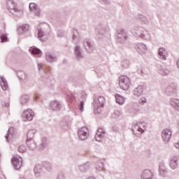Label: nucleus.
I'll list each match as a JSON object with an SVG mask.
<instances>
[{
    "instance_id": "f257e3e1",
    "label": "nucleus",
    "mask_w": 179,
    "mask_h": 179,
    "mask_svg": "<svg viewBox=\"0 0 179 179\" xmlns=\"http://www.w3.org/2000/svg\"><path fill=\"white\" fill-rule=\"evenodd\" d=\"M50 29V26L47 23L41 24L38 29V38L41 41H46L48 37L45 31Z\"/></svg>"
},
{
    "instance_id": "f03ea898",
    "label": "nucleus",
    "mask_w": 179,
    "mask_h": 179,
    "mask_svg": "<svg viewBox=\"0 0 179 179\" xmlns=\"http://www.w3.org/2000/svg\"><path fill=\"white\" fill-rule=\"evenodd\" d=\"M116 38L117 43H122L125 42V40H128L129 37L128 36V33L124 29H119L117 30Z\"/></svg>"
},
{
    "instance_id": "7ed1b4c3",
    "label": "nucleus",
    "mask_w": 179,
    "mask_h": 179,
    "mask_svg": "<svg viewBox=\"0 0 179 179\" xmlns=\"http://www.w3.org/2000/svg\"><path fill=\"white\" fill-rule=\"evenodd\" d=\"M119 85L122 90H128L129 86H131V80H129V78L125 76H121L119 78Z\"/></svg>"
},
{
    "instance_id": "20e7f679",
    "label": "nucleus",
    "mask_w": 179,
    "mask_h": 179,
    "mask_svg": "<svg viewBox=\"0 0 179 179\" xmlns=\"http://www.w3.org/2000/svg\"><path fill=\"white\" fill-rule=\"evenodd\" d=\"M78 136L80 141H86L89 138V129H87V127H83L78 129Z\"/></svg>"
},
{
    "instance_id": "39448f33",
    "label": "nucleus",
    "mask_w": 179,
    "mask_h": 179,
    "mask_svg": "<svg viewBox=\"0 0 179 179\" xmlns=\"http://www.w3.org/2000/svg\"><path fill=\"white\" fill-rule=\"evenodd\" d=\"M171 135H173V131L170 129H165L162 131V138L164 143H169L170 139H171Z\"/></svg>"
},
{
    "instance_id": "423d86ee",
    "label": "nucleus",
    "mask_w": 179,
    "mask_h": 179,
    "mask_svg": "<svg viewBox=\"0 0 179 179\" xmlns=\"http://www.w3.org/2000/svg\"><path fill=\"white\" fill-rule=\"evenodd\" d=\"M34 118V111L31 109H27L24 110L22 114V120L23 121H33Z\"/></svg>"
},
{
    "instance_id": "0eeeda50",
    "label": "nucleus",
    "mask_w": 179,
    "mask_h": 179,
    "mask_svg": "<svg viewBox=\"0 0 179 179\" xmlns=\"http://www.w3.org/2000/svg\"><path fill=\"white\" fill-rule=\"evenodd\" d=\"M12 163L15 170H19L23 164V159L19 155H15L12 158Z\"/></svg>"
},
{
    "instance_id": "6e6552de",
    "label": "nucleus",
    "mask_w": 179,
    "mask_h": 179,
    "mask_svg": "<svg viewBox=\"0 0 179 179\" xmlns=\"http://www.w3.org/2000/svg\"><path fill=\"white\" fill-rule=\"evenodd\" d=\"M29 10L32 13V15H34V16H40L41 15V10H40V7L37 6L35 3H29Z\"/></svg>"
},
{
    "instance_id": "1a4fd4ad",
    "label": "nucleus",
    "mask_w": 179,
    "mask_h": 179,
    "mask_svg": "<svg viewBox=\"0 0 179 179\" xmlns=\"http://www.w3.org/2000/svg\"><path fill=\"white\" fill-rule=\"evenodd\" d=\"M159 174L160 177H162L163 178L167 177V174H169L167 167L166 166V164H164V162H160L159 164Z\"/></svg>"
},
{
    "instance_id": "9d476101",
    "label": "nucleus",
    "mask_w": 179,
    "mask_h": 179,
    "mask_svg": "<svg viewBox=\"0 0 179 179\" xmlns=\"http://www.w3.org/2000/svg\"><path fill=\"white\" fill-rule=\"evenodd\" d=\"M74 57H76V59H77V61H82V59L85 58V56L82 52V48H80V46H76L74 48Z\"/></svg>"
},
{
    "instance_id": "9b49d317",
    "label": "nucleus",
    "mask_w": 179,
    "mask_h": 179,
    "mask_svg": "<svg viewBox=\"0 0 179 179\" xmlns=\"http://www.w3.org/2000/svg\"><path fill=\"white\" fill-rule=\"evenodd\" d=\"M178 155H175L171 157L169 167H171L172 170H176L177 167H178Z\"/></svg>"
},
{
    "instance_id": "f8f14e48",
    "label": "nucleus",
    "mask_w": 179,
    "mask_h": 179,
    "mask_svg": "<svg viewBox=\"0 0 179 179\" xmlns=\"http://www.w3.org/2000/svg\"><path fill=\"white\" fill-rule=\"evenodd\" d=\"M153 172L150 169H145L142 171L141 175V179H153L154 177Z\"/></svg>"
},
{
    "instance_id": "ddd939ff",
    "label": "nucleus",
    "mask_w": 179,
    "mask_h": 179,
    "mask_svg": "<svg viewBox=\"0 0 179 179\" xmlns=\"http://www.w3.org/2000/svg\"><path fill=\"white\" fill-rule=\"evenodd\" d=\"M50 108L52 111H59L62 108V105L58 101H53L50 103Z\"/></svg>"
},
{
    "instance_id": "4468645a",
    "label": "nucleus",
    "mask_w": 179,
    "mask_h": 179,
    "mask_svg": "<svg viewBox=\"0 0 179 179\" xmlns=\"http://www.w3.org/2000/svg\"><path fill=\"white\" fill-rule=\"evenodd\" d=\"M6 6H7L8 10L10 13H13L15 12V9L17 6V4H16V2H15V1L13 0H7Z\"/></svg>"
},
{
    "instance_id": "2eb2a0df",
    "label": "nucleus",
    "mask_w": 179,
    "mask_h": 179,
    "mask_svg": "<svg viewBox=\"0 0 179 179\" xmlns=\"http://www.w3.org/2000/svg\"><path fill=\"white\" fill-rule=\"evenodd\" d=\"M72 33V41L75 44H78L79 41H80V36L79 35V31H78V29H73Z\"/></svg>"
},
{
    "instance_id": "dca6fc26",
    "label": "nucleus",
    "mask_w": 179,
    "mask_h": 179,
    "mask_svg": "<svg viewBox=\"0 0 179 179\" xmlns=\"http://www.w3.org/2000/svg\"><path fill=\"white\" fill-rule=\"evenodd\" d=\"M30 30V26L27 24H24L18 27L17 32L20 36L27 33Z\"/></svg>"
},
{
    "instance_id": "f3484780",
    "label": "nucleus",
    "mask_w": 179,
    "mask_h": 179,
    "mask_svg": "<svg viewBox=\"0 0 179 179\" xmlns=\"http://www.w3.org/2000/svg\"><path fill=\"white\" fill-rule=\"evenodd\" d=\"M45 61H47V62H50V64L55 62L57 59L56 55L50 52H48L45 54Z\"/></svg>"
},
{
    "instance_id": "a211bd4d",
    "label": "nucleus",
    "mask_w": 179,
    "mask_h": 179,
    "mask_svg": "<svg viewBox=\"0 0 179 179\" xmlns=\"http://www.w3.org/2000/svg\"><path fill=\"white\" fill-rule=\"evenodd\" d=\"M143 86L138 85L137 87L134 88L133 94L135 97H141V96H143Z\"/></svg>"
},
{
    "instance_id": "6ab92c4d",
    "label": "nucleus",
    "mask_w": 179,
    "mask_h": 179,
    "mask_svg": "<svg viewBox=\"0 0 179 179\" xmlns=\"http://www.w3.org/2000/svg\"><path fill=\"white\" fill-rule=\"evenodd\" d=\"M104 136H106V131H104V129L102 128L98 129L95 135L96 141L100 142L103 139V138H104Z\"/></svg>"
},
{
    "instance_id": "aec40b11",
    "label": "nucleus",
    "mask_w": 179,
    "mask_h": 179,
    "mask_svg": "<svg viewBox=\"0 0 179 179\" xmlns=\"http://www.w3.org/2000/svg\"><path fill=\"white\" fill-rule=\"evenodd\" d=\"M0 86L3 91L9 90V85L4 77H1L0 78Z\"/></svg>"
},
{
    "instance_id": "412c9836",
    "label": "nucleus",
    "mask_w": 179,
    "mask_h": 179,
    "mask_svg": "<svg viewBox=\"0 0 179 179\" xmlns=\"http://www.w3.org/2000/svg\"><path fill=\"white\" fill-rule=\"evenodd\" d=\"M34 172L36 177H40L44 171L43 170V166L41 164H37L34 166Z\"/></svg>"
},
{
    "instance_id": "4be33fe9",
    "label": "nucleus",
    "mask_w": 179,
    "mask_h": 179,
    "mask_svg": "<svg viewBox=\"0 0 179 179\" xmlns=\"http://www.w3.org/2000/svg\"><path fill=\"white\" fill-rule=\"evenodd\" d=\"M170 104L173 108H175L176 111H179V99H171Z\"/></svg>"
},
{
    "instance_id": "5701e85b",
    "label": "nucleus",
    "mask_w": 179,
    "mask_h": 179,
    "mask_svg": "<svg viewBox=\"0 0 179 179\" xmlns=\"http://www.w3.org/2000/svg\"><path fill=\"white\" fill-rule=\"evenodd\" d=\"M158 54L160 59H163V61H166V57H167V50L164 49V48H159Z\"/></svg>"
},
{
    "instance_id": "b1692460",
    "label": "nucleus",
    "mask_w": 179,
    "mask_h": 179,
    "mask_svg": "<svg viewBox=\"0 0 179 179\" xmlns=\"http://www.w3.org/2000/svg\"><path fill=\"white\" fill-rule=\"evenodd\" d=\"M95 169L98 171H103L104 169V162L103 160H99L95 163Z\"/></svg>"
},
{
    "instance_id": "393cba45",
    "label": "nucleus",
    "mask_w": 179,
    "mask_h": 179,
    "mask_svg": "<svg viewBox=\"0 0 179 179\" xmlns=\"http://www.w3.org/2000/svg\"><path fill=\"white\" fill-rule=\"evenodd\" d=\"M89 169H90V164L89 162L78 166V170L80 173H86Z\"/></svg>"
},
{
    "instance_id": "a878e982",
    "label": "nucleus",
    "mask_w": 179,
    "mask_h": 179,
    "mask_svg": "<svg viewBox=\"0 0 179 179\" xmlns=\"http://www.w3.org/2000/svg\"><path fill=\"white\" fill-rule=\"evenodd\" d=\"M13 134H15V129L13 127H10L7 131V134L5 136L7 142H9V139L13 136Z\"/></svg>"
},
{
    "instance_id": "bb28decb",
    "label": "nucleus",
    "mask_w": 179,
    "mask_h": 179,
    "mask_svg": "<svg viewBox=\"0 0 179 179\" xmlns=\"http://www.w3.org/2000/svg\"><path fill=\"white\" fill-rule=\"evenodd\" d=\"M96 33H98L99 36H106V29H104V26L99 24L96 28Z\"/></svg>"
},
{
    "instance_id": "cd10ccee",
    "label": "nucleus",
    "mask_w": 179,
    "mask_h": 179,
    "mask_svg": "<svg viewBox=\"0 0 179 179\" xmlns=\"http://www.w3.org/2000/svg\"><path fill=\"white\" fill-rule=\"evenodd\" d=\"M135 48L139 54H145L148 50V48H146V45H136Z\"/></svg>"
},
{
    "instance_id": "c85d7f7f",
    "label": "nucleus",
    "mask_w": 179,
    "mask_h": 179,
    "mask_svg": "<svg viewBox=\"0 0 179 179\" xmlns=\"http://www.w3.org/2000/svg\"><path fill=\"white\" fill-rule=\"evenodd\" d=\"M115 99H116V103H117L120 106H122V104L125 103V99H124V96L120 95L119 94H117L115 95Z\"/></svg>"
},
{
    "instance_id": "c756f323",
    "label": "nucleus",
    "mask_w": 179,
    "mask_h": 179,
    "mask_svg": "<svg viewBox=\"0 0 179 179\" xmlns=\"http://www.w3.org/2000/svg\"><path fill=\"white\" fill-rule=\"evenodd\" d=\"M132 131L135 135H136V134H138L137 132H140L139 135H141V134H143L145 132V130H143V129L141 128V126H139L138 124L134 126Z\"/></svg>"
},
{
    "instance_id": "7c9ffc66",
    "label": "nucleus",
    "mask_w": 179,
    "mask_h": 179,
    "mask_svg": "<svg viewBox=\"0 0 179 179\" xmlns=\"http://www.w3.org/2000/svg\"><path fill=\"white\" fill-rule=\"evenodd\" d=\"M17 75L19 79L22 82H26V80H27V76H26V73H24L23 71H18Z\"/></svg>"
},
{
    "instance_id": "2f4dec72",
    "label": "nucleus",
    "mask_w": 179,
    "mask_h": 179,
    "mask_svg": "<svg viewBox=\"0 0 179 179\" xmlns=\"http://www.w3.org/2000/svg\"><path fill=\"white\" fill-rule=\"evenodd\" d=\"M27 145L31 150H34V149H36V143L33 140H27Z\"/></svg>"
},
{
    "instance_id": "473e14b6",
    "label": "nucleus",
    "mask_w": 179,
    "mask_h": 179,
    "mask_svg": "<svg viewBox=\"0 0 179 179\" xmlns=\"http://www.w3.org/2000/svg\"><path fill=\"white\" fill-rule=\"evenodd\" d=\"M104 103H106V99L103 96H99L97 100L94 101V104L104 106Z\"/></svg>"
},
{
    "instance_id": "72a5a7b5",
    "label": "nucleus",
    "mask_w": 179,
    "mask_h": 179,
    "mask_svg": "<svg viewBox=\"0 0 179 179\" xmlns=\"http://www.w3.org/2000/svg\"><path fill=\"white\" fill-rule=\"evenodd\" d=\"M30 52L32 55H40V54H43V52L38 48H33L32 49H29Z\"/></svg>"
},
{
    "instance_id": "f704fd0d",
    "label": "nucleus",
    "mask_w": 179,
    "mask_h": 179,
    "mask_svg": "<svg viewBox=\"0 0 179 179\" xmlns=\"http://www.w3.org/2000/svg\"><path fill=\"white\" fill-rule=\"evenodd\" d=\"M39 146H40L39 150H43V149H44V148L47 146V138L43 137L41 138Z\"/></svg>"
},
{
    "instance_id": "c9c22d12",
    "label": "nucleus",
    "mask_w": 179,
    "mask_h": 179,
    "mask_svg": "<svg viewBox=\"0 0 179 179\" xmlns=\"http://www.w3.org/2000/svg\"><path fill=\"white\" fill-rule=\"evenodd\" d=\"M103 106H100L98 103H94V110L95 113L100 114L103 111Z\"/></svg>"
},
{
    "instance_id": "e433bc0d",
    "label": "nucleus",
    "mask_w": 179,
    "mask_h": 179,
    "mask_svg": "<svg viewBox=\"0 0 179 179\" xmlns=\"http://www.w3.org/2000/svg\"><path fill=\"white\" fill-rule=\"evenodd\" d=\"M43 167L47 170V171H51L52 170V165L48 162L43 163Z\"/></svg>"
},
{
    "instance_id": "4c0bfd02",
    "label": "nucleus",
    "mask_w": 179,
    "mask_h": 179,
    "mask_svg": "<svg viewBox=\"0 0 179 179\" xmlns=\"http://www.w3.org/2000/svg\"><path fill=\"white\" fill-rule=\"evenodd\" d=\"M34 134H36V130H34V129L29 130L27 135V139L28 140L30 139V141H31L33 139V138L34 137Z\"/></svg>"
},
{
    "instance_id": "58836bf2",
    "label": "nucleus",
    "mask_w": 179,
    "mask_h": 179,
    "mask_svg": "<svg viewBox=\"0 0 179 179\" xmlns=\"http://www.w3.org/2000/svg\"><path fill=\"white\" fill-rule=\"evenodd\" d=\"M13 15H15V16H22L23 15V10L20 9H17V8H15L14 9V12L11 13Z\"/></svg>"
},
{
    "instance_id": "ea45409f",
    "label": "nucleus",
    "mask_w": 179,
    "mask_h": 179,
    "mask_svg": "<svg viewBox=\"0 0 179 179\" xmlns=\"http://www.w3.org/2000/svg\"><path fill=\"white\" fill-rule=\"evenodd\" d=\"M29 101V95H23L20 98V103L21 104H26Z\"/></svg>"
},
{
    "instance_id": "a19ab883",
    "label": "nucleus",
    "mask_w": 179,
    "mask_h": 179,
    "mask_svg": "<svg viewBox=\"0 0 179 179\" xmlns=\"http://www.w3.org/2000/svg\"><path fill=\"white\" fill-rule=\"evenodd\" d=\"M159 73H161V75L163 76H167V75L170 73V71L167 69H161L159 70Z\"/></svg>"
},
{
    "instance_id": "79ce46f5",
    "label": "nucleus",
    "mask_w": 179,
    "mask_h": 179,
    "mask_svg": "<svg viewBox=\"0 0 179 179\" xmlns=\"http://www.w3.org/2000/svg\"><path fill=\"white\" fill-rule=\"evenodd\" d=\"M1 43H6L9 41V39H8V36L5 34H2L0 37Z\"/></svg>"
},
{
    "instance_id": "37998d69",
    "label": "nucleus",
    "mask_w": 179,
    "mask_h": 179,
    "mask_svg": "<svg viewBox=\"0 0 179 179\" xmlns=\"http://www.w3.org/2000/svg\"><path fill=\"white\" fill-rule=\"evenodd\" d=\"M17 150L20 153H24L26 152V147L24 145H21L19 146Z\"/></svg>"
},
{
    "instance_id": "c03bdc74",
    "label": "nucleus",
    "mask_w": 179,
    "mask_h": 179,
    "mask_svg": "<svg viewBox=\"0 0 179 179\" xmlns=\"http://www.w3.org/2000/svg\"><path fill=\"white\" fill-rule=\"evenodd\" d=\"M83 45H91L92 41H90V39H84L83 41Z\"/></svg>"
},
{
    "instance_id": "a18cd8bd",
    "label": "nucleus",
    "mask_w": 179,
    "mask_h": 179,
    "mask_svg": "<svg viewBox=\"0 0 179 179\" xmlns=\"http://www.w3.org/2000/svg\"><path fill=\"white\" fill-rule=\"evenodd\" d=\"M148 100L146 99V98L145 97H143V98H141L139 100H138V103L139 104H141V106H143V104H145V103H147Z\"/></svg>"
},
{
    "instance_id": "49530a36",
    "label": "nucleus",
    "mask_w": 179,
    "mask_h": 179,
    "mask_svg": "<svg viewBox=\"0 0 179 179\" xmlns=\"http://www.w3.org/2000/svg\"><path fill=\"white\" fill-rule=\"evenodd\" d=\"M83 106H85V103L83 101H80V104H78V109L80 110V113H83Z\"/></svg>"
},
{
    "instance_id": "de8ad7c7",
    "label": "nucleus",
    "mask_w": 179,
    "mask_h": 179,
    "mask_svg": "<svg viewBox=\"0 0 179 179\" xmlns=\"http://www.w3.org/2000/svg\"><path fill=\"white\" fill-rule=\"evenodd\" d=\"M85 48L87 52H92V51L94 50V48L92 45H86Z\"/></svg>"
},
{
    "instance_id": "09e8293b",
    "label": "nucleus",
    "mask_w": 179,
    "mask_h": 179,
    "mask_svg": "<svg viewBox=\"0 0 179 179\" xmlns=\"http://www.w3.org/2000/svg\"><path fill=\"white\" fill-rule=\"evenodd\" d=\"M75 99V96L73 95L69 94L67 95V100H69L70 101H72Z\"/></svg>"
},
{
    "instance_id": "8fccbe9b",
    "label": "nucleus",
    "mask_w": 179,
    "mask_h": 179,
    "mask_svg": "<svg viewBox=\"0 0 179 179\" xmlns=\"http://www.w3.org/2000/svg\"><path fill=\"white\" fill-rule=\"evenodd\" d=\"M141 19V22H143V23H145V24L149 22L146 17H142Z\"/></svg>"
},
{
    "instance_id": "3c124183",
    "label": "nucleus",
    "mask_w": 179,
    "mask_h": 179,
    "mask_svg": "<svg viewBox=\"0 0 179 179\" xmlns=\"http://www.w3.org/2000/svg\"><path fill=\"white\" fill-rule=\"evenodd\" d=\"M65 36V34L61 31H59L57 33V37H64Z\"/></svg>"
},
{
    "instance_id": "603ef678",
    "label": "nucleus",
    "mask_w": 179,
    "mask_h": 179,
    "mask_svg": "<svg viewBox=\"0 0 179 179\" xmlns=\"http://www.w3.org/2000/svg\"><path fill=\"white\" fill-rule=\"evenodd\" d=\"M141 38L147 39V38H149L150 37V34H148V36H145V34H141Z\"/></svg>"
},
{
    "instance_id": "864d4df0",
    "label": "nucleus",
    "mask_w": 179,
    "mask_h": 179,
    "mask_svg": "<svg viewBox=\"0 0 179 179\" xmlns=\"http://www.w3.org/2000/svg\"><path fill=\"white\" fill-rule=\"evenodd\" d=\"M166 93H171V92H173V90H171V87H168L166 89Z\"/></svg>"
},
{
    "instance_id": "5fc2aeb1",
    "label": "nucleus",
    "mask_w": 179,
    "mask_h": 179,
    "mask_svg": "<svg viewBox=\"0 0 179 179\" xmlns=\"http://www.w3.org/2000/svg\"><path fill=\"white\" fill-rule=\"evenodd\" d=\"M37 66H38V71H41V69H43V64H38Z\"/></svg>"
},
{
    "instance_id": "6e6d98bb",
    "label": "nucleus",
    "mask_w": 179,
    "mask_h": 179,
    "mask_svg": "<svg viewBox=\"0 0 179 179\" xmlns=\"http://www.w3.org/2000/svg\"><path fill=\"white\" fill-rule=\"evenodd\" d=\"M62 128H63V129H68V124H66V125H64V123H62Z\"/></svg>"
},
{
    "instance_id": "4d7b16f0",
    "label": "nucleus",
    "mask_w": 179,
    "mask_h": 179,
    "mask_svg": "<svg viewBox=\"0 0 179 179\" xmlns=\"http://www.w3.org/2000/svg\"><path fill=\"white\" fill-rule=\"evenodd\" d=\"M174 146H175V148H176V149H179V143L178 142V143H174Z\"/></svg>"
},
{
    "instance_id": "13d9d810",
    "label": "nucleus",
    "mask_w": 179,
    "mask_h": 179,
    "mask_svg": "<svg viewBox=\"0 0 179 179\" xmlns=\"http://www.w3.org/2000/svg\"><path fill=\"white\" fill-rule=\"evenodd\" d=\"M122 66H123V68H128L129 66V65L128 64H124V63H122Z\"/></svg>"
},
{
    "instance_id": "bf43d9fd",
    "label": "nucleus",
    "mask_w": 179,
    "mask_h": 179,
    "mask_svg": "<svg viewBox=\"0 0 179 179\" xmlns=\"http://www.w3.org/2000/svg\"><path fill=\"white\" fill-rule=\"evenodd\" d=\"M103 3H110V0H101Z\"/></svg>"
},
{
    "instance_id": "052dcab7",
    "label": "nucleus",
    "mask_w": 179,
    "mask_h": 179,
    "mask_svg": "<svg viewBox=\"0 0 179 179\" xmlns=\"http://www.w3.org/2000/svg\"><path fill=\"white\" fill-rule=\"evenodd\" d=\"M34 99L35 100V101H37V100H38V96L35 95V96H34Z\"/></svg>"
},
{
    "instance_id": "680f3d73",
    "label": "nucleus",
    "mask_w": 179,
    "mask_h": 179,
    "mask_svg": "<svg viewBox=\"0 0 179 179\" xmlns=\"http://www.w3.org/2000/svg\"><path fill=\"white\" fill-rule=\"evenodd\" d=\"M10 104L9 103L6 102L5 103V107H9Z\"/></svg>"
},
{
    "instance_id": "e2e57ef3",
    "label": "nucleus",
    "mask_w": 179,
    "mask_h": 179,
    "mask_svg": "<svg viewBox=\"0 0 179 179\" xmlns=\"http://www.w3.org/2000/svg\"><path fill=\"white\" fill-rule=\"evenodd\" d=\"M58 178H59V179H64V178L62 177V176H58Z\"/></svg>"
},
{
    "instance_id": "0e129e2a",
    "label": "nucleus",
    "mask_w": 179,
    "mask_h": 179,
    "mask_svg": "<svg viewBox=\"0 0 179 179\" xmlns=\"http://www.w3.org/2000/svg\"><path fill=\"white\" fill-rule=\"evenodd\" d=\"M115 114L116 115H120L118 111L115 112Z\"/></svg>"
},
{
    "instance_id": "69168bd1",
    "label": "nucleus",
    "mask_w": 179,
    "mask_h": 179,
    "mask_svg": "<svg viewBox=\"0 0 179 179\" xmlns=\"http://www.w3.org/2000/svg\"><path fill=\"white\" fill-rule=\"evenodd\" d=\"M141 73L143 74V70L141 71Z\"/></svg>"
},
{
    "instance_id": "338daca9",
    "label": "nucleus",
    "mask_w": 179,
    "mask_h": 179,
    "mask_svg": "<svg viewBox=\"0 0 179 179\" xmlns=\"http://www.w3.org/2000/svg\"><path fill=\"white\" fill-rule=\"evenodd\" d=\"M4 178H5L4 177H3V178H2V177H0V179H4Z\"/></svg>"
},
{
    "instance_id": "774afa93",
    "label": "nucleus",
    "mask_w": 179,
    "mask_h": 179,
    "mask_svg": "<svg viewBox=\"0 0 179 179\" xmlns=\"http://www.w3.org/2000/svg\"><path fill=\"white\" fill-rule=\"evenodd\" d=\"M132 33H134L135 34H136V32H134V31H132Z\"/></svg>"
}]
</instances>
